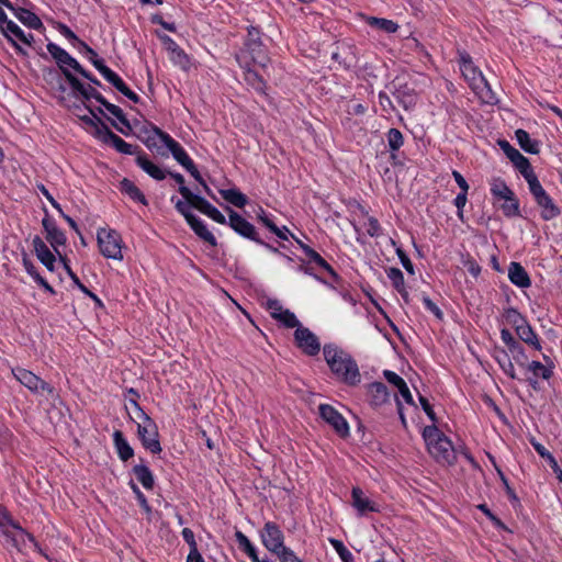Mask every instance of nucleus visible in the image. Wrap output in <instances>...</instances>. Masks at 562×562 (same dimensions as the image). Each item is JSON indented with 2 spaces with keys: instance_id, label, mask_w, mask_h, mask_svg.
<instances>
[{
  "instance_id": "2",
  "label": "nucleus",
  "mask_w": 562,
  "mask_h": 562,
  "mask_svg": "<svg viewBox=\"0 0 562 562\" xmlns=\"http://www.w3.org/2000/svg\"><path fill=\"white\" fill-rule=\"evenodd\" d=\"M423 438L428 452L437 462L442 464L454 463L456 452L452 442L436 425L426 426L423 430Z\"/></svg>"
},
{
  "instance_id": "13",
  "label": "nucleus",
  "mask_w": 562,
  "mask_h": 562,
  "mask_svg": "<svg viewBox=\"0 0 562 562\" xmlns=\"http://www.w3.org/2000/svg\"><path fill=\"white\" fill-rule=\"evenodd\" d=\"M245 47V52L249 55L255 65H258L262 68L267 66L269 57L263 48L259 31L254 26L248 29Z\"/></svg>"
},
{
  "instance_id": "18",
  "label": "nucleus",
  "mask_w": 562,
  "mask_h": 562,
  "mask_svg": "<svg viewBox=\"0 0 562 562\" xmlns=\"http://www.w3.org/2000/svg\"><path fill=\"white\" fill-rule=\"evenodd\" d=\"M42 225L44 231L46 232V240L52 245L55 252L60 256H63L58 249L59 246H64L66 244V235L63 231H60L56 223L49 218V216L46 214V216L42 221Z\"/></svg>"
},
{
  "instance_id": "49",
  "label": "nucleus",
  "mask_w": 562,
  "mask_h": 562,
  "mask_svg": "<svg viewBox=\"0 0 562 562\" xmlns=\"http://www.w3.org/2000/svg\"><path fill=\"white\" fill-rule=\"evenodd\" d=\"M151 132L154 133L155 136L149 135L145 142L146 146L149 149L155 148L157 146L155 137H158L166 146L168 143V140H166V138H172L168 133L164 132L162 130H160L159 127H157L155 125L151 126Z\"/></svg>"
},
{
  "instance_id": "7",
  "label": "nucleus",
  "mask_w": 562,
  "mask_h": 562,
  "mask_svg": "<svg viewBox=\"0 0 562 562\" xmlns=\"http://www.w3.org/2000/svg\"><path fill=\"white\" fill-rule=\"evenodd\" d=\"M101 254L111 259L122 260V238L114 229L100 228L97 234Z\"/></svg>"
},
{
  "instance_id": "17",
  "label": "nucleus",
  "mask_w": 562,
  "mask_h": 562,
  "mask_svg": "<svg viewBox=\"0 0 562 562\" xmlns=\"http://www.w3.org/2000/svg\"><path fill=\"white\" fill-rule=\"evenodd\" d=\"M296 346L307 356H316L321 351V344L314 333L306 327H297L294 331Z\"/></svg>"
},
{
  "instance_id": "62",
  "label": "nucleus",
  "mask_w": 562,
  "mask_h": 562,
  "mask_svg": "<svg viewBox=\"0 0 562 562\" xmlns=\"http://www.w3.org/2000/svg\"><path fill=\"white\" fill-rule=\"evenodd\" d=\"M501 338L502 341L506 345L507 349L512 348L513 346L519 342L518 340L515 339L510 330L507 328H503L501 330Z\"/></svg>"
},
{
  "instance_id": "53",
  "label": "nucleus",
  "mask_w": 562,
  "mask_h": 562,
  "mask_svg": "<svg viewBox=\"0 0 562 562\" xmlns=\"http://www.w3.org/2000/svg\"><path fill=\"white\" fill-rule=\"evenodd\" d=\"M60 261L63 262L65 270L67 271L72 282L78 286V289L82 292L87 291V286L80 281L79 277L71 270L67 258L60 256Z\"/></svg>"
},
{
  "instance_id": "10",
  "label": "nucleus",
  "mask_w": 562,
  "mask_h": 562,
  "mask_svg": "<svg viewBox=\"0 0 562 562\" xmlns=\"http://www.w3.org/2000/svg\"><path fill=\"white\" fill-rule=\"evenodd\" d=\"M386 89L393 94L396 101L405 109H412L417 102V94L414 88L409 87L405 77L394 78Z\"/></svg>"
},
{
  "instance_id": "39",
  "label": "nucleus",
  "mask_w": 562,
  "mask_h": 562,
  "mask_svg": "<svg viewBox=\"0 0 562 562\" xmlns=\"http://www.w3.org/2000/svg\"><path fill=\"white\" fill-rule=\"evenodd\" d=\"M491 193L497 200L510 199L515 193L501 178H494L491 182Z\"/></svg>"
},
{
  "instance_id": "3",
  "label": "nucleus",
  "mask_w": 562,
  "mask_h": 562,
  "mask_svg": "<svg viewBox=\"0 0 562 562\" xmlns=\"http://www.w3.org/2000/svg\"><path fill=\"white\" fill-rule=\"evenodd\" d=\"M0 531L11 542L12 547L18 550H22L26 547V541L33 544L35 548L37 543L35 538L25 531L16 521H14L7 510V508L0 504Z\"/></svg>"
},
{
  "instance_id": "31",
  "label": "nucleus",
  "mask_w": 562,
  "mask_h": 562,
  "mask_svg": "<svg viewBox=\"0 0 562 562\" xmlns=\"http://www.w3.org/2000/svg\"><path fill=\"white\" fill-rule=\"evenodd\" d=\"M516 334L520 340H522L528 346L532 347L535 350H541V344L538 335L535 333L532 327L526 322L521 326L516 328Z\"/></svg>"
},
{
  "instance_id": "56",
  "label": "nucleus",
  "mask_w": 562,
  "mask_h": 562,
  "mask_svg": "<svg viewBox=\"0 0 562 562\" xmlns=\"http://www.w3.org/2000/svg\"><path fill=\"white\" fill-rule=\"evenodd\" d=\"M396 255H397L398 259L401 260V263L403 265L405 270L408 273L414 274V266H413L409 257L406 255V252L402 248H397Z\"/></svg>"
},
{
  "instance_id": "24",
  "label": "nucleus",
  "mask_w": 562,
  "mask_h": 562,
  "mask_svg": "<svg viewBox=\"0 0 562 562\" xmlns=\"http://www.w3.org/2000/svg\"><path fill=\"white\" fill-rule=\"evenodd\" d=\"M33 247L38 260L49 270L54 271L55 269V255L49 250L47 245L40 236H35L33 238Z\"/></svg>"
},
{
  "instance_id": "16",
  "label": "nucleus",
  "mask_w": 562,
  "mask_h": 562,
  "mask_svg": "<svg viewBox=\"0 0 562 562\" xmlns=\"http://www.w3.org/2000/svg\"><path fill=\"white\" fill-rule=\"evenodd\" d=\"M498 145L525 179H527L529 175L535 173L529 160L518 149L512 146L509 142L501 139L498 140Z\"/></svg>"
},
{
  "instance_id": "54",
  "label": "nucleus",
  "mask_w": 562,
  "mask_h": 562,
  "mask_svg": "<svg viewBox=\"0 0 562 562\" xmlns=\"http://www.w3.org/2000/svg\"><path fill=\"white\" fill-rule=\"evenodd\" d=\"M477 508L490 518L495 527L503 530H508L505 524L490 510L486 504H480Z\"/></svg>"
},
{
  "instance_id": "59",
  "label": "nucleus",
  "mask_w": 562,
  "mask_h": 562,
  "mask_svg": "<svg viewBox=\"0 0 562 562\" xmlns=\"http://www.w3.org/2000/svg\"><path fill=\"white\" fill-rule=\"evenodd\" d=\"M236 541L239 546V548L246 553L247 550L251 549L254 546L250 542V540L245 536L241 531L237 530L235 532Z\"/></svg>"
},
{
  "instance_id": "14",
  "label": "nucleus",
  "mask_w": 562,
  "mask_h": 562,
  "mask_svg": "<svg viewBox=\"0 0 562 562\" xmlns=\"http://www.w3.org/2000/svg\"><path fill=\"white\" fill-rule=\"evenodd\" d=\"M228 211V225L240 236L248 238L257 244H263V240L259 238L255 226L245 220L237 212L231 207H226Z\"/></svg>"
},
{
  "instance_id": "48",
  "label": "nucleus",
  "mask_w": 562,
  "mask_h": 562,
  "mask_svg": "<svg viewBox=\"0 0 562 562\" xmlns=\"http://www.w3.org/2000/svg\"><path fill=\"white\" fill-rule=\"evenodd\" d=\"M329 542L342 562H353L352 553L346 548L342 541L338 539H329Z\"/></svg>"
},
{
  "instance_id": "61",
  "label": "nucleus",
  "mask_w": 562,
  "mask_h": 562,
  "mask_svg": "<svg viewBox=\"0 0 562 562\" xmlns=\"http://www.w3.org/2000/svg\"><path fill=\"white\" fill-rule=\"evenodd\" d=\"M267 305H268L271 316L274 319H278L280 314L284 312V308L282 307V305L280 304V302L278 300H269Z\"/></svg>"
},
{
  "instance_id": "9",
  "label": "nucleus",
  "mask_w": 562,
  "mask_h": 562,
  "mask_svg": "<svg viewBox=\"0 0 562 562\" xmlns=\"http://www.w3.org/2000/svg\"><path fill=\"white\" fill-rule=\"evenodd\" d=\"M175 207L186 218L187 223L199 238L213 247L217 245L215 236L207 229L203 221L191 212L187 203L182 200H177Z\"/></svg>"
},
{
  "instance_id": "20",
  "label": "nucleus",
  "mask_w": 562,
  "mask_h": 562,
  "mask_svg": "<svg viewBox=\"0 0 562 562\" xmlns=\"http://www.w3.org/2000/svg\"><path fill=\"white\" fill-rule=\"evenodd\" d=\"M351 498V505L356 508L359 516H364L369 512H379L378 504L368 498L360 487H352Z\"/></svg>"
},
{
  "instance_id": "33",
  "label": "nucleus",
  "mask_w": 562,
  "mask_h": 562,
  "mask_svg": "<svg viewBox=\"0 0 562 562\" xmlns=\"http://www.w3.org/2000/svg\"><path fill=\"white\" fill-rule=\"evenodd\" d=\"M114 445L117 451V454L122 461H127L134 456V450L130 446V443L124 438V435L121 430H115L113 434Z\"/></svg>"
},
{
  "instance_id": "6",
  "label": "nucleus",
  "mask_w": 562,
  "mask_h": 562,
  "mask_svg": "<svg viewBox=\"0 0 562 562\" xmlns=\"http://www.w3.org/2000/svg\"><path fill=\"white\" fill-rule=\"evenodd\" d=\"M461 72L479 98L488 103L494 101L495 97L488 81L474 64L470 65L468 63L467 66L462 67Z\"/></svg>"
},
{
  "instance_id": "47",
  "label": "nucleus",
  "mask_w": 562,
  "mask_h": 562,
  "mask_svg": "<svg viewBox=\"0 0 562 562\" xmlns=\"http://www.w3.org/2000/svg\"><path fill=\"white\" fill-rule=\"evenodd\" d=\"M387 278L391 280L393 288L398 291L405 288L404 274L403 272L395 267L389 268L386 270Z\"/></svg>"
},
{
  "instance_id": "38",
  "label": "nucleus",
  "mask_w": 562,
  "mask_h": 562,
  "mask_svg": "<svg viewBox=\"0 0 562 562\" xmlns=\"http://www.w3.org/2000/svg\"><path fill=\"white\" fill-rule=\"evenodd\" d=\"M220 194L225 201L236 207H244L248 202L247 196L238 189H223L220 190Z\"/></svg>"
},
{
  "instance_id": "8",
  "label": "nucleus",
  "mask_w": 562,
  "mask_h": 562,
  "mask_svg": "<svg viewBox=\"0 0 562 562\" xmlns=\"http://www.w3.org/2000/svg\"><path fill=\"white\" fill-rule=\"evenodd\" d=\"M260 538L265 548L272 554L280 558L285 550L291 548L284 546V535L280 527L273 521H267L260 532Z\"/></svg>"
},
{
  "instance_id": "64",
  "label": "nucleus",
  "mask_w": 562,
  "mask_h": 562,
  "mask_svg": "<svg viewBox=\"0 0 562 562\" xmlns=\"http://www.w3.org/2000/svg\"><path fill=\"white\" fill-rule=\"evenodd\" d=\"M278 559L280 562H304L292 549L285 550L284 554L280 555Z\"/></svg>"
},
{
  "instance_id": "36",
  "label": "nucleus",
  "mask_w": 562,
  "mask_h": 562,
  "mask_svg": "<svg viewBox=\"0 0 562 562\" xmlns=\"http://www.w3.org/2000/svg\"><path fill=\"white\" fill-rule=\"evenodd\" d=\"M516 139L522 150L528 154L539 153V143L530 138V135L525 130H517L515 132Z\"/></svg>"
},
{
  "instance_id": "22",
  "label": "nucleus",
  "mask_w": 562,
  "mask_h": 562,
  "mask_svg": "<svg viewBox=\"0 0 562 562\" xmlns=\"http://www.w3.org/2000/svg\"><path fill=\"white\" fill-rule=\"evenodd\" d=\"M0 31L9 42L15 41L14 40V37H15L19 41H21L22 43L31 45V43L33 41L32 34H29V35L24 34V32L21 30V27L18 24H15L13 21L9 20L7 15H5V21L0 22Z\"/></svg>"
},
{
  "instance_id": "11",
  "label": "nucleus",
  "mask_w": 562,
  "mask_h": 562,
  "mask_svg": "<svg viewBox=\"0 0 562 562\" xmlns=\"http://www.w3.org/2000/svg\"><path fill=\"white\" fill-rule=\"evenodd\" d=\"M12 373L14 378L27 387L32 393H43L46 392L49 395H55V389L40 376L34 374L33 372L24 369V368H14L12 369Z\"/></svg>"
},
{
  "instance_id": "57",
  "label": "nucleus",
  "mask_w": 562,
  "mask_h": 562,
  "mask_svg": "<svg viewBox=\"0 0 562 562\" xmlns=\"http://www.w3.org/2000/svg\"><path fill=\"white\" fill-rule=\"evenodd\" d=\"M181 533H182V537H183L184 541L190 547V552L198 551V543H196V541L194 539L193 531L190 528H183Z\"/></svg>"
},
{
  "instance_id": "51",
  "label": "nucleus",
  "mask_w": 562,
  "mask_h": 562,
  "mask_svg": "<svg viewBox=\"0 0 562 562\" xmlns=\"http://www.w3.org/2000/svg\"><path fill=\"white\" fill-rule=\"evenodd\" d=\"M277 321L281 322L286 328L301 327L300 322L294 313L289 310H284V312L280 314Z\"/></svg>"
},
{
  "instance_id": "23",
  "label": "nucleus",
  "mask_w": 562,
  "mask_h": 562,
  "mask_svg": "<svg viewBox=\"0 0 562 562\" xmlns=\"http://www.w3.org/2000/svg\"><path fill=\"white\" fill-rule=\"evenodd\" d=\"M86 109L90 114L78 113L77 116L86 125L89 133L100 140V138L103 136L102 127H108V125L101 121L93 109L90 106H86Z\"/></svg>"
},
{
  "instance_id": "4",
  "label": "nucleus",
  "mask_w": 562,
  "mask_h": 562,
  "mask_svg": "<svg viewBox=\"0 0 562 562\" xmlns=\"http://www.w3.org/2000/svg\"><path fill=\"white\" fill-rule=\"evenodd\" d=\"M134 405L138 412V417L142 419V423H138L137 425V434L142 445L154 454L160 453L161 446L158 439L159 434L155 422L139 407L136 402H134Z\"/></svg>"
},
{
  "instance_id": "37",
  "label": "nucleus",
  "mask_w": 562,
  "mask_h": 562,
  "mask_svg": "<svg viewBox=\"0 0 562 562\" xmlns=\"http://www.w3.org/2000/svg\"><path fill=\"white\" fill-rule=\"evenodd\" d=\"M133 473L137 481L146 488L151 490L154 487V476L149 468L145 464H136L133 468Z\"/></svg>"
},
{
  "instance_id": "34",
  "label": "nucleus",
  "mask_w": 562,
  "mask_h": 562,
  "mask_svg": "<svg viewBox=\"0 0 562 562\" xmlns=\"http://www.w3.org/2000/svg\"><path fill=\"white\" fill-rule=\"evenodd\" d=\"M120 189L124 194L128 195L132 200L137 201L143 205L148 204L144 193L130 179L124 178L120 183Z\"/></svg>"
},
{
  "instance_id": "1",
  "label": "nucleus",
  "mask_w": 562,
  "mask_h": 562,
  "mask_svg": "<svg viewBox=\"0 0 562 562\" xmlns=\"http://www.w3.org/2000/svg\"><path fill=\"white\" fill-rule=\"evenodd\" d=\"M323 353L337 379L348 385H357L360 382L358 364L350 355L334 345H325Z\"/></svg>"
},
{
  "instance_id": "40",
  "label": "nucleus",
  "mask_w": 562,
  "mask_h": 562,
  "mask_svg": "<svg viewBox=\"0 0 562 562\" xmlns=\"http://www.w3.org/2000/svg\"><path fill=\"white\" fill-rule=\"evenodd\" d=\"M366 21L371 27L381 30L387 34L395 33L398 29L395 22L383 18L368 16Z\"/></svg>"
},
{
  "instance_id": "15",
  "label": "nucleus",
  "mask_w": 562,
  "mask_h": 562,
  "mask_svg": "<svg viewBox=\"0 0 562 562\" xmlns=\"http://www.w3.org/2000/svg\"><path fill=\"white\" fill-rule=\"evenodd\" d=\"M318 411L321 417L329 424L340 437H347L349 435L347 420L331 405L321 404Z\"/></svg>"
},
{
  "instance_id": "55",
  "label": "nucleus",
  "mask_w": 562,
  "mask_h": 562,
  "mask_svg": "<svg viewBox=\"0 0 562 562\" xmlns=\"http://www.w3.org/2000/svg\"><path fill=\"white\" fill-rule=\"evenodd\" d=\"M131 486H132V490L133 492L135 493L136 495V498L137 501L139 502V505L142 506V508L147 513V514H150L151 513V507L149 506L148 502H147V498L145 497V495L140 492V490L138 488V486L135 484V483H131Z\"/></svg>"
},
{
  "instance_id": "60",
  "label": "nucleus",
  "mask_w": 562,
  "mask_h": 562,
  "mask_svg": "<svg viewBox=\"0 0 562 562\" xmlns=\"http://www.w3.org/2000/svg\"><path fill=\"white\" fill-rule=\"evenodd\" d=\"M81 97L85 101H89L90 99H94L97 102H101V100L104 98L99 91H97L91 86H86V92L81 93Z\"/></svg>"
},
{
  "instance_id": "35",
  "label": "nucleus",
  "mask_w": 562,
  "mask_h": 562,
  "mask_svg": "<svg viewBox=\"0 0 562 562\" xmlns=\"http://www.w3.org/2000/svg\"><path fill=\"white\" fill-rule=\"evenodd\" d=\"M531 443H532V447L535 448V450L538 452V454L548 461L552 471L555 473L559 482H562V469L558 464L553 454L549 450H547L544 448V446H542L541 443L536 442V441H532Z\"/></svg>"
},
{
  "instance_id": "27",
  "label": "nucleus",
  "mask_w": 562,
  "mask_h": 562,
  "mask_svg": "<svg viewBox=\"0 0 562 562\" xmlns=\"http://www.w3.org/2000/svg\"><path fill=\"white\" fill-rule=\"evenodd\" d=\"M8 9L12 11L16 19L25 26L34 30H40L43 27L41 19L30 10L20 7H14L13 4L12 8Z\"/></svg>"
},
{
  "instance_id": "30",
  "label": "nucleus",
  "mask_w": 562,
  "mask_h": 562,
  "mask_svg": "<svg viewBox=\"0 0 562 562\" xmlns=\"http://www.w3.org/2000/svg\"><path fill=\"white\" fill-rule=\"evenodd\" d=\"M368 394L370 403L374 406H380L387 402L390 397L386 385L382 382H373L368 386Z\"/></svg>"
},
{
  "instance_id": "45",
  "label": "nucleus",
  "mask_w": 562,
  "mask_h": 562,
  "mask_svg": "<svg viewBox=\"0 0 562 562\" xmlns=\"http://www.w3.org/2000/svg\"><path fill=\"white\" fill-rule=\"evenodd\" d=\"M508 355H510L512 359L521 368H525L528 363V357L525 352L524 347L520 342L516 344L512 348L508 349Z\"/></svg>"
},
{
  "instance_id": "28",
  "label": "nucleus",
  "mask_w": 562,
  "mask_h": 562,
  "mask_svg": "<svg viewBox=\"0 0 562 562\" xmlns=\"http://www.w3.org/2000/svg\"><path fill=\"white\" fill-rule=\"evenodd\" d=\"M383 375L390 384H393L398 390L400 394L407 404L414 405L412 393L403 378L390 370H385Z\"/></svg>"
},
{
  "instance_id": "19",
  "label": "nucleus",
  "mask_w": 562,
  "mask_h": 562,
  "mask_svg": "<svg viewBox=\"0 0 562 562\" xmlns=\"http://www.w3.org/2000/svg\"><path fill=\"white\" fill-rule=\"evenodd\" d=\"M103 128V136L100 138V140L104 144H110L113 146L119 153L125 154V155H134L139 154L138 147L133 146L128 143H126L123 138L114 134L109 127H102Z\"/></svg>"
},
{
  "instance_id": "42",
  "label": "nucleus",
  "mask_w": 562,
  "mask_h": 562,
  "mask_svg": "<svg viewBox=\"0 0 562 562\" xmlns=\"http://www.w3.org/2000/svg\"><path fill=\"white\" fill-rule=\"evenodd\" d=\"M245 81L257 92L266 94V82L257 71L251 69L245 71Z\"/></svg>"
},
{
  "instance_id": "26",
  "label": "nucleus",
  "mask_w": 562,
  "mask_h": 562,
  "mask_svg": "<svg viewBox=\"0 0 562 562\" xmlns=\"http://www.w3.org/2000/svg\"><path fill=\"white\" fill-rule=\"evenodd\" d=\"M508 278L512 283L519 288H529L531 284L529 274L519 262H510L508 267Z\"/></svg>"
},
{
  "instance_id": "12",
  "label": "nucleus",
  "mask_w": 562,
  "mask_h": 562,
  "mask_svg": "<svg viewBox=\"0 0 562 562\" xmlns=\"http://www.w3.org/2000/svg\"><path fill=\"white\" fill-rule=\"evenodd\" d=\"M47 50L56 61L63 75L64 71H70V69H72L82 77H88V71L72 56H70L64 48L59 47L57 44L48 43Z\"/></svg>"
},
{
  "instance_id": "41",
  "label": "nucleus",
  "mask_w": 562,
  "mask_h": 562,
  "mask_svg": "<svg viewBox=\"0 0 562 562\" xmlns=\"http://www.w3.org/2000/svg\"><path fill=\"white\" fill-rule=\"evenodd\" d=\"M525 368L528 372L531 373L532 376L542 378L543 380H549L553 374V371L551 368H549L548 366H546L539 361L528 362Z\"/></svg>"
},
{
  "instance_id": "43",
  "label": "nucleus",
  "mask_w": 562,
  "mask_h": 562,
  "mask_svg": "<svg viewBox=\"0 0 562 562\" xmlns=\"http://www.w3.org/2000/svg\"><path fill=\"white\" fill-rule=\"evenodd\" d=\"M495 359L506 375H508L510 379H517V374H516L513 361L509 358V355L507 353V351L502 350L501 355L496 356Z\"/></svg>"
},
{
  "instance_id": "50",
  "label": "nucleus",
  "mask_w": 562,
  "mask_h": 562,
  "mask_svg": "<svg viewBox=\"0 0 562 562\" xmlns=\"http://www.w3.org/2000/svg\"><path fill=\"white\" fill-rule=\"evenodd\" d=\"M505 317L506 321L512 324L515 329L527 322L526 318L514 307L506 310Z\"/></svg>"
},
{
  "instance_id": "25",
  "label": "nucleus",
  "mask_w": 562,
  "mask_h": 562,
  "mask_svg": "<svg viewBox=\"0 0 562 562\" xmlns=\"http://www.w3.org/2000/svg\"><path fill=\"white\" fill-rule=\"evenodd\" d=\"M165 48L170 54V59L181 66L186 67L189 64L188 55L179 47V45L168 35H160L159 36Z\"/></svg>"
},
{
  "instance_id": "32",
  "label": "nucleus",
  "mask_w": 562,
  "mask_h": 562,
  "mask_svg": "<svg viewBox=\"0 0 562 562\" xmlns=\"http://www.w3.org/2000/svg\"><path fill=\"white\" fill-rule=\"evenodd\" d=\"M168 140L167 148L172 154L173 158L186 169L192 167L193 160L189 157L183 147L173 138H166Z\"/></svg>"
},
{
  "instance_id": "44",
  "label": "nucleus",
  "mask_w": 562,
  "mask_h": 562,
  "mask_svg": "<svg viewBox=\"0 0 562 562\" xmlns=\"http://www.w3.org/2000/svg\"><path fill=\"white\" fill-rule=\"evenodd\" d=\"M503 214L507 217L518 216L520 215L519 211V201L515 196H510V199H504V203L501 205Z\"/></svg>"
},
{
  "instance_id": "46",
  "label": "nucleus",
  "mask_w": 562,
  "mask_h": 562,
  "mask_svg": "<svg viewBox=\"0 0 562 562\" xmlns=\"http://www.w3.org/2000/svg\"><path fill=\"white\" fill-rule=\"evenodd\" d=\"M387 145L392 151L398 150L404 144V137L400 130L391 128L386 134Z\"/></svg>"
},
{
  "instance_id": "29",
  "label": "nucleus",
  "mask_w": 562,
  "mask_h": 562,
  "mask_svg": "<svg viewBox=\"0 0 562 562\" xmlns=\"http://www.w3.org/2000/svg\"><path fill=\"white\" fill-rule=\"evenodd\" d=\"M136 164L155 180L161 181L167 176V171L162 170L159 166L150 161L145 154H138L136 156Z\"/></svg>"
},
{
  "instance_id": "5",
  "label": "nucleus",
  "mask_w": 562,
  "mask_h": 562,
  "mask_svg": "<svg viewBox=\"0 0 562 562\" xmlns=\"http://www.w3.org/2000/svg\"><path fill=\"white\" fill-rule=\"evenodd\" d=\"M526 181L528 182L530 193L532 194L537 205L541 209V217L544 221H551L558 217L560 215V209L546 192L536 173L529 175Z\"/></svg>"
},
{
  "instance_id": "63",
  "label": "nucleus",
  "mask_w": 562,
  "mask_h": 562,
  "mask_svg": "<svg viewBox=\"0 0 562 562\" xmlns=\"http://www.w3.org/2000/svg\"><path fill=\"white\" fill-rule=\"evenodd\" d=\"M423 302L429 312H431L438 319H442L443 314L441 310L428 296H424Z\"/></svg>"
},
{
  "instance_id": "21",
  "label": "nucleus",
  "mask_w": 562,
  "mask_h": 562,
  "mask_svg": "<svg viewBox=\"0 0 562 562\" xmlns=\"http://www.w3.org/2000/svg\"><path fill=\"white\" fill-rule=\"evenodd\" d=\"M179 193L183 196L184 203L188 204L189 209H196L201 213L207 215L213 205L203 196L194 194L188 187L181 186L178 189Z\"/></svg>"
},
{
  "instance_id": "52",
  "label": "nucleus",
  "mask_w": 562,
  "mask_h": 562,
  "mask_svg": "<svg viewBox=\"0 0 562 562\" xmlns=\"http://www.w3.org/2000/svg\"><path fill=\"white\" fill-rule=\"evenodd\" d=\"M64 76L75 93H79L81 95V93L86 92V85L75 77L71 71H64Z\"/></svg>"
},
{
  "instance_id": "58",
  "label": "nucleus",
  "mask_w": 562,
  "mask_h": 562,
  "mask_svg": "<svg viewBox=\"0 0 562 562\" xmlns=\"http://www.w3.org/2000/svg\"><path fill=\"white\" fill-rule=\"evenodd\" d=\"M367 233L371 237H378L381 235V226L375 217H369Z\"/></svg>"
}]
</instances>
